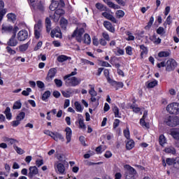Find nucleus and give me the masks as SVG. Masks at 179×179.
<instances>
[{
	"label": "nucleus",
	"mask_w": 179,
	"mask_h": 179,
	"mask_svg": "<svg viewBox=\"0 0 179 179\" xmlns=\"http://www.w3.org/2000/svg\"><path fill=\"white\" fill-rule=\"evenodd\" d=\"M176 66H177V62H176V60L170 59L166 62V71H167L168 72H171V71L174 70V68H176Z\"/></svg>",
	"instance_id": "9"
},
{
	"label": "nucleus",
	"mask_w": 179,
	"mask_h": 179,
	"mask_svg": "<svg viewBox=\"0 0 179 179\" xmlns=\"http://www.w3.org/2000/svg\"><path fill=\"white\" fill-rule=\"evenodd\" d=\"M140 49L141 51V58H143V55H146V54H148V48H146L144 45H141Z\"/></svg>",
	"instance_id": "32"
},
{
	"label": "nucleus",
	"mask_w": 179,
	"mask_h": 179,
	"mask_svg": "<svg viewBox=\"0 0 179 179\" xmlns=\"http://www.w3.org/2000/svg\"><path fill=\"white\" fill-rule=\"evenodd\" d=\"M103 73H104V76L106 78V80L108 82V83H110V82L113 80V79H111V78H110V71H108V69H105L103 71Z\"/></svg>",
	"instance_id": "36"
},
{
	"label": "nucleus",
	"mask_w": 179,
	"mask_h": 179,
	"mask_svg": "<svg viewBox=\"0 0 179 179\" xmlns=\"http://www.w3.org/2000/svg\"><path fill=\"white\" fill-rule=\"evenodd\" d=\"M50 36L52 38H54V37H56L57 38H61L62 37L61 29H59V28L52 29L51 31Z\"/></svg>",
	"instance_id": "14"
},
{
	"label": "nucleus",
	"mask_w": 179,
	"mask_h": 179,
	"mask_svg": "<svg viewBox=\"0 0 179 179\" xmlns=\"http://www.w3.org/2000/svg\"><path fill=\"white\" fill-rule=\"evenodd\" d=\"M164 152L166 153H171V155H176V148H174V147L166 148Z\"/></svg>",
	"instance_id": "37"
},
{
	"label": "nucleus",
	"mask_w": 179,
	"mask_h": 179,
	"mask_svg": "<svg viewBox=\"0 0 179 179\" xmlns=\"http://www.w3.org/2000/svg\"><path fill=\"white\" fill-rule=\"evenodd\" d=\"M16 34H13L12 37L9 39V41L7 42L8 45H10V47H16L17 45V40L15 38Z\"/></svg>",
	"instance_id": "18"
},
{
	"label": "nucleus",
	"mask_w": 179,
	"mask_h": 179,
	"mask_svg": "<svg viewBox=\"0 0 179 179\" xmlns=\"http://www.w3.org/2000/svg\"><path fill=\"white\" fill-rule=\"evenodd\" d=\"M88 86L90 87L88 91L89 94H90L91 96H97V92H96V90H94V85L90 84Z\"/></svg>",
	"instance_id": "26"
},
{
	"label": "nucleus",
	"mask_w": 179,
	"mask_h": 179,
	"mask_svg": "<svg viewBox=\"0 0 179 179\" xmlns=\"http://www.w3.org/2000/svg\"><path fill=\"white\" fill-rule=\"evenodd\" d=\"M113 111L115 114V118H121V115H120V109L117 106H114L113 108Z\"/></svg>",
	"instance_id": "34"
},
{
	"label": "nucleus",
	"mask_w": 179,
	"mask_h": 179,
	"mask_svg": "<svg viewBox=\"0 0 179 179\" xmlns=\"http://www.w3.org/2000/svg\"><path fill=\"white\" fill-rule=\"evenodd\" d=\"M55 75H57V69L52 68L49 70L48 76L50 79H52V78H55Z\"/></svg>",
	"instance_id": "27"
},
{
	"label": "nucleus",
	"mask_w": 179,
	"mask_h": 179,
	"mask_svg": "<svg viewBox=\"0 0 179 179\" xmlns=\"http://www.w3.org/2000/svg\"><path fill=\"white\" fill-rule=\"evenodd\" d=\"M125 50H126V54H127V55H132V47L131 46H127L125 48Z\"/></svg>",
	"instance_id": "59"
},
{
	"label": "nucleus",
	"mask_w": 179,
	"mask_h": 179,
	"mask_svg": "<svg viewBox=\"0 0 179 179\" xmlns=\"http://www.w3.org/2000/svg\"><path fill=\"white\" fill-rule=\"evenodd\" d=\"M78 121L79 124L78 128H80V129H83V131H86V124H85V119L83 118V116L82 115H78Z\"/></svg>",
	"instance_id": "13"
},
{
	"label": "nucleus",
	"mask_w": 179,
	"mask_h": 179,
	"mask_svg": "<svg viewBox=\"0 0 179 179\" xmlns=\"http://www.w3.org/2000/svg\"><path fill=\"white\" fill-rule=\"evenodd\" d=\"M36 164L37 167H41V166H43V164H44V161L43 159H37L36 161Z\"/></svg>",
	"instance_id": "62"
},
{
	"label": "nucleus",
	"mask_w": 179,
	"mask_h": 179,
	"mask_svg": "<svg viewBox=\"0 0 179 179\" xmlns=\"http://www.w3.org/2000/svg\"><path fill=\"white\" fill-rule=\"evenodd\" d=\"M84 43L85 44H90L92 43V39L90 38V36L87 34H85L84 35Z\"/></svg>",
	"instance_id": "44"
},
{
	"label": "nucleus",
	"mask_w": 179,
	"mask_h": 179,
	"mask_svg": "<svg viewBox=\"0 0 179 179\" xmlns=\"http://www.w3.org/2000/svg\"><path fill=\"white\" fill-rule=\"evenodd\" d=\"M74 106L76 107V111H78V113H82V111H83V108H82V105H80L78 101H76L74 103Z\"/></svg>",
	"instance_id": "42"
},
{
	"label": "nucleus",
	"mask_w": 179,
	"mask_h": 179,
	"mask_svg": "<svg viewBox=\"0 0 179 179\" xmlns=\"http://www.w3.org/2000/svg\"><path fill=\"white\" fill-rule=\"evenodd\" d=\"M13 110H20L22 108V103L20 101H17L14 103L13 106Z\"/></svg>",
	"instance_id": "40"
},
{
	"label": "nucleus",
	"mask_w": 179,
	"mask_h": 179,
	"mask_svg": "<svg viewBox=\"0 0 179 179\" xmlns=\"http://www.w3.org/2000/svg\"><path fill=\"white\" fill-rule=\"evenodd\" d=\"M76 71H78V69H74L73 71L64 77V80H65V85L68 87H75L80 85V83L82 82V80L80 78L76 77H71L75 76V75H78V72H76Z\"/></svg>",
	"instance_id": "1"
},
{
	"label": "nucleus",
	"mask_w": 179,
	"mask_h": 179,
	"mask_svg": "<svg viewBox=\"0 0 179 179\" xmlns=\"http://www.w3.org/2000/svg\"><path fill=\"white\" fill-rule=\"evenodd\" d=\"M45 27L46 31L50 33V31H51V20H50L48 17L45 19Z\"/></svg>",
	"instance_id": "30"
},
{
	"label": "nucleus",
	"mask_w": 179,
	"mask_h": 179,
	"mask_svg": "<svg viewBox=\"0 0 179 179\" xmlns=\"http://www.w3.org/2000/svg\"><path fill=\"white\" fill-rule=\"evenodd\" d=\"M64 131L66 132V143H69L72 139V129L66 127Z\"/></svg>",
	"instance_id": "19"
},
{
	"label": "nucleus",
	"mask_w": 179,
	"mask_h": 179,
	"mask_svg": "<svg viewBox=\"0 0 179 179\" xmlns=\"http://www.w3.org/2000/svg\"><path fill=\"white\" fill-rule=\"evenodd\" d=\"M102 36L103 38V40H106V41H110V35L107 32H103L102 34Z\"/></svg>",
	"instance_id": "61"
},
{
	"label": "nucleus",
	"mask_w": 179,
	"mask_h": 179,
	"mask_svg": "<svg viewBox=\"0 0 179 179\" xmlns=\"http://www.w3.org/2000/svg\"><path fill=\"white\" fill-rule=\"evenodd\" d=\"M70 58L71 57H69L66 55H62L57 57V61H58V62H65V61H68V59Z\"/></svg>",
	"instance_id": "33"
},
{
	"label": "nucleus",
	"mask_w": 179,
	"mask_h": 179,
	"mask_svg": "<svg viewBox=\"0 0 179 179\" xmlns=\"http://www.w3.org/2000/svg\"><path fill=\"white\" fill-rule=\"evenodd\" d=\"M103 26L106 30H108V31H110V33H114V31H115V28L113 27V24H111V22L109 21H105L103 22Z\"/></svg>",
	"instance_id": "20"
},
{
	"label": "nucleus",
	"mask_w": 179,
	"mask_h": 179,
	"mask_svg": "<svg viewBox=\"0 0 179 179\" xmlns=\"http://www.w3.org/2000/svg\"><path fill=\"white\" fill-rule=\"evenodd\" d=\"M158 57L159 58H164L166 57H170V52L167 51H162L158 53Z\"/></svg>",
	"instance_id": "35"
},
{
	"label": "nucleus",
	"mask_w": 179,
	"mask_h": 179,
	"mask_svg": "<svg viewBox=\"0 0 179 179\" xmlns=\"http://www.w3.org/2000/svg\"><path fill=\"white\" fill-rule=\"evenodd\" d=\"M50 96H51V92L50 91L45 92L42 96V100L43 101H45V100H47V99H48V97H50Z\"/></svg>",
	"instance_id": "51"
},
{
	"label": "nucleus",
	"mask_w": 179,
	"mask_h": 179,
	"mask_svg": "<svg viewBox=\"0 0 179 179\" xmlns=\"http://www.w3.org/2000/svg\"><path fill=\"white\" fill-rule=\"evenodd\" d=\"M124 136L127 139H129L130 135H129V129H125L123 131Z\"/></svg>",
	"instance_id": "64"
},
{
	"label": "nucleus",
	"mask_w": 179,
	"mask_h": 179,
	"mask_svg": "<svg viewBox=\"0 0 179 179\" xmlns=\"http://www.w3.org/2000/svg\"><path fill=\"white\" fill-rule=\"evenodd\" d=\"M4 114L9 121L12 120V113H10V108L7 107L4 111Z\"/></svg>",
	"instance_id": "29"
},
{
	"label": "nucleus",
	"mask_w": 179,
	"mask_h": 179,
	"mask_svg": "<svg viewBox=\"0 0 179 179\" xmlns=\"http://www.w3.org/2000/svg\"><path fill=\"white\" fill-rule=\"evenodd\" d=\"M126 34L128 36L126 38L127 41H134V40H135V36L132 34V33H131V31H127Z\"/></svg>",
	"instance_id": "43"
},
{
	"label": "nucleus",
	"mask_w": 179,
	"mask_h": 179,
	"mask_svg": "<svg viewBox=\"0 0 179 179\" xmlns=\"http://www.w3.org/2000/svg\"><path fill=\"white\" fill-rule=\"evenodd\" d=\"M55 15H57V16H61L62 15H64L65 13V11L62 8H57L55 12Z\"/></svg>",
	"instance_id": "53"
},
{
	"label": "nucleus",
	"mask_w": 179,
	"mask_h": 179,
	"mask_svg": "<svg viewBox=\"0 0 179 179\" xmlns=\"http://www.w3.org/2000/svg\"><path fill=\"white\" fill-rule=\"evenodd\" d=\"M52 139L55 141L56 142H58V141H62V142H64L65 141V138L62 136V134L58 133V132H53V134L52 136Z\"/></svg>",
	"instance_id": "21"
},
{
	"label": "nucleus",
	"mask_w": 179,
	"mask_h": 179,
	"mask_svg": "<svg viewBox=\"0 0 179 179\" xmlns=\"http://www.w3.org/2000/svg\"><path fill=\"white\" fill-rule=\"evenodd\" d=\"M124 169L127 170L124 173L126 179H135V176H136V171L135 169L128 164L124 165Z\"/></svg>",
	"instance_id": "3"
},
{
	"label": "nucleus",
	"mask_w": 179,
	"mask_h": 179,
	"mask_svg": "<svg viewBox=\"0 0 179 179\" xmlns=\"http://www.w3.org/2000/svg\"><path fill=\"white\" fill-rule=\"evenodd\" d=\"M171 135L176 141H179V129H174L171 130Z\"/></svg>",
	"instance_id": "25"
},
{
	"label": "nucleus",
	"mask_w": 179,
	"mask_h": 179,
	"mask_svg": "<svg viewBox=\"0 0 179 179\" xmlns=\"http://www.w3.org/2000/svg\"><path fill=\"white\" fill-rule=\"evenodd\" d=\"M157 34H159V36H164V34H166V31H164V28H163V27H159L157 29Z\"/></svg>",
	"instance_id": "50"
},
{
	"label": "nucleus",
	"mask_w": 179,
	"mask_h": 179,
	"mask_svg": "<svg viewBox=\"0 0 179 179\" xmlns=\"http://www.w3.org/2000/svg\"><path fill=\"white\" fill-rule=\"evenodd\" d=\"M54 167L57 173H59V174H64L65 173V166L62 163H55Z\"/></svg>",
	"instance_id": "12"
},
{
	"label": "nucleus",
	"mask_w": 179,
	"mask_h": 179,
	"mask_svg": "<svg viewBox=\"0 0 179 179\" xmlns=\"http://www.w3.org/2000/svg\"><path fill=\"white\" fill-rule=\"evenodd\" d=\"M147 87H148V89H152L153 87H155V86H157V80H154L152 81H150V82H147L145 83Z\"/></svg>",
	"instance_id": "31"
},
{
	"label": "nucleus",
	"mask_w": 179,
	"mask_h": 179,
	"mask_svg": "<svg viewBox=\"0 0 179 179\" xmlns=\"http://www.w3.org/2000/svg\"><path fill=\"white\" fill-rule=\"evenodd\" d=\"M29 37V32L26 30H21L17 34V38L20 41H24Z\"/></svg>",
	"instance_id": "11"
},
{
	"label": "nucleus",
	"mask_w": 179,
	"mask_h": 179,
	"mask_svg": "<svg viewBox=\"0 0 179 179\" xmlns=\"http://www.w3.org/2000/svg\"><path fill=\"white\" fill-rule=\"evenodd\" d=\"M140 124L141 127H144L145 128H149V123L145 122V119L140 120Z\"/></svg>",
	"instance_id": "55"
},
{
	"label": "nucleus",
	"mask_w": 179,
	"mask_h": 179,
	"mask_svg": "<svg viewBox=\"0 0 179 179\" xmlns=\"http://www.w3.org/2000/svg\"><path fill=\"white\" fill-rule=\"evenodd\" d=\"M166 111L169 114H179V103L174 102L169 104L166 107Z\"/></svg>",
	"instance_id": "5"
},
{
	"label": "nucleus",
	"mask_w": 179,
	"mask_h": 179,
	"mask_svg": "<svg viewBox=\"0 0 179 179\" xmlns=\"http://www.w3.org/2000/svg\"><path fill=\"white\" fill-rule=\"evenodd\" d=\"M31 93V88H27L26 90H23L22 92V96H29Z\"/></svg>",
	"instance_id": "56"
},
{
	"label": "nucleus",
	"mask_w": 179,
	"mask_h": 179,
	"mask_svg": "<svg viewBox=\"0 0 179 179\" xmlns=\"http://www.w3.org/2000/svg\"><path fill=\"white\" fill-rule=\"evenodd\" d=\"M85 29H86L85 23L78 24L76 29L72 35V37H76L78 41L80 43L82 41V36H83L85 33Z\"/></svg>",
	"instance_id": "2"
},
{
	"label": "nucleus",
	"mask_w": 179,
	"mask_h": 179,
	"mask_svg": "<svg viewBox=\"0 0 179 179\" xmlns=\"http://www.w3.org/2000/svg\"><path fill=\"white\" fill-rule=\"evenodd\" d=\"M3 141L6 142V143H8V145H16V143H19V141L15 138H9L8 136H3Z\"/></svg>",
	"instance_id": "15"
},
{
	"label": "nucleus",
	"mask_w": 179,
	"mask_h": 179,
	"mask_svg": "<svg viewBox=\"0 0 179 179\" xmlns=\"http://www.w3.org/2000/svg\"><path fill=\"white\" fill-rule=\"evenodd\" d=\"M109 83L112 85V86H114L116 90H118L119 89H122V87H124V83L121 82H117L112 80L111 82Z\"/></svg>",
	"instance_id": "23"
},
{
	"label": "nucleus",
	"mask_w": 179,
	"mask_h": 179,
	"mask_svg": "<svg viewBox=\"0 0 179 179\" xmlns=\"http://www.w3.org/2000/svg\"><path fill=\"white\" fill-rule=\"evenodd\" d=\"M50 10H56L58 9V1H53L50 6Z\"/></svg>",
	"instance_id": "39"
},
{
	"label": "nucleus",
	"mask_w": 179,
	"mask_h": 179,
	"mask_svg": "<svg viewBox=\"0 0 179 179\" xmlns=\"http://www.w3.org/2000/svg\"><path fill=\"white\" fill-rule=\"evenodd\" d=\"M150 41L153 42L155 45H159V44L162 43V38H157V36H156V34L150 36Z\"/></svg>",
	"instance_id": "22"
},
{
	"label": "nucleus",
	"mask_w": 179,
	"mask_h": 179,
	"mask_svg": "<svg viewBox=\"0 0 179 179\" xmlns=\"http://www.w3.org/2000/svg\"><path fill=\"white\" fill-rule=\"evenodd\" d=\"M62 94L64 96V97H71V94H72V92L70 91H62Z\"/></svg>",
	"instance_id": "57"
},
{
	"label": "nucleus",
	"mask_w": 179,
	"mask_h": 179,
	"mask_svg": "<svg viewBox=\"0 0 179 179\" xmlns=\"http://www.w3.org/2000/svg\"><path fill=\"white\" fill-rule=\"evenodd\" d=\"M24 117H26V113H24V112H20L17 115L16 120H19L20 122L22 120H24Z\"/></svg>",
	"instance_id": "48"
},
{
	"label": "nucleus",
	"mask_w": 179,
	"mask_h": 179,
	"mask_svg": "<svg viewBox=\"0 0 179 179\" xmlns=\"http://www.w3.org/2000/svg\"><path fill=\"white\" fill-rule=\"evenodd\" d=\"M43 30V22L39 20L34 26V36L35 38H40L41 36V31Z\"/></svg>",
	"instance_id": "6"
},
{
	"label": "nucleus",
	"mask_w": 179,
	"mask_h": 179,
	"mask_svg": "<svg viewBox=\"0 0 179 179\" xmlns=\"http://www.w3.org/2000/svg\"><path fill=\"white\" fill-rule=\"evenodd\" d=\"M134 146L135 142L134 141V140H130L126 143V149H127V150H131V149H134Z\"/></svg>",
	"instance_id": "28"
},
{
	"label": "nucleus",
	"mask_w": 179,
	"mask_h": 179,
	"mask_svg": "<svg viewBox=\"0 0 179 179\" xmlns=\"http://www.w3.org/2000/svg\"><path fill=\"white\" fill-rule=\"evenodd\" d=\"M38 174V169L37 166H30L29 168V173H28V177L29 178H33L35 177V176H37Z\"/></svg>",
	"instance_id": "10"
},
{
	"label": "nucleus",
	"mask_w": 179,
	"mask_h": 179,
	"mask_svg": "<svg viewBox=\"0 0 179 179\" xmlns=\"http://www.w3.org/2000/svg\"><path fill=\"white\" fill-rule=\"evenodd\" d=\"M103 1L105 3H106V5H108L109 8H111L112 9H119L120 8L118 5H116L115 3H113L111 0H103Z\"/></svg>",
	"instance_id": "24"
},
{
	"label": "nucleus",
	"mask_w": 179,
	"mask_h": 179,
	"mask_svg": "<svg viewBox=\"0 0 179 179\" xmlns=\"http://www.w3.org/2000/svg\"><path fill=\"white\" fill-rule=\"evenodd\" d=\"M95 6L96 9H99V10H103L104 8V5L101 4V3H96Z\"/></svg>",
	"instance_id": "63"
},
{
	"label": "nucleus",
	"mask_w": 179,
	"mask_h": 179,
	"mask_svg": "<svg viewBox=\"0 0 179 179\" xmlns=\"http://www.w3.org/2000/svg\"><path fill=\"white\" fill-rule=\"evenodd\" d=\"M115 15L116 17H117L118 19H121V17H124L125 13H124V11L122 10H118L116 11Z\"/></svg>",
	"instance_id": "47"
},
{
	"label": "nucleus",
	"mask_w": 179,
	"mask_h": 179,
	"mask_svg": "<svg viewBox=\"0 0 179 179\" xmlns=\"http://www.w3.org/2000/svg\"><path fill=\"white\" fill-rule=\"evenodd\" d=\"M19 30V27H12L11 25H6L3 24L1 27V31L2 33H13V34H15L17 33V31Z\"/></svg>",
	"instance_id": "7"
},
{
	"label": "nucleus",
	"mask_w": 179,
	"mask_h": 179,
	"mask_svg": "<svg viewBox=\"0 0 179 179\" xmlns=\"http://www.w3.org/2000/svg\"><path fill=\"white\" fill-rule=\"evenodd\" d=\"M153 22H155V17H153V16H152L150 18V20H149L148 24L145 27V30H149V29H150L152 27V24H153Z\"/></svg>",
	"instance_id": "38"
},
{
	"label": "nucleus",
	"mask_w": 179,
	"mask_h": 179,
	"mask_svg": "<svg viewBox=\"0 0 179 179\" xmlns=\"http://www.w3.org/2000/svg\"><path fill=\"white\" fill-rule=\"evenodd\" d=\"M13 149L15 150V152H17L18 155H23V153H24V150H23V149L21 148L17 147L16 145H13Z\"/></svg>",
	"instance_id": "45"
},
{
	"label": "nucleus",
	"mask_w": 179,
	"mask_h": 179,
	"mask_svg": "<svg viewBox=\"0 0 179 179\" xmlns=\"http://www.w3.org/2000/svg\"><path fill=\"white\" fill-rule=\"evenodd\" d=\"M6 49L7 52L10 55H15V54H16V51L12 49V48H10V46H7Z\"/></svg>",
	"instance_id": "52"
},
{
	"label": "nucleus",
	"mask_w": 179,
	"mask_h": 179,
	"mask_svg": "<svg viewBox=\"0 0 179 179\" xmlns=\"http://www.w3.org/2000/svg\"><path fill=\"white\" fill-rule=\"evenodd\" d=\"M32 8L34 10H38L41 13H44V12H45V4L41 1H36L35 4H32Z\"/></svg>",
	"instance_id": "8"
},
{
	"label": "nucleus",
	"mask_w": 179,
	"mask_h": 179,
	"mask_svg": "<svg viewBox=\"0 0 179 179\" xmlns=\"http://www.w3.org/2000/svg\"><path fill=\"white\" fill-rule=\"evenodd\" d=\"M164 122L169 127H177L179 125V117L178 116H166Z\"/></svg>",
	"instance_id": "4"
},
{
	"label": "nucleus",
	"mask_w": 179,
	"mask_h": 179,
	"mask_svg": "<svg viewBox=\"0 0 179 179\" xmlns=\"http://www.w3.org/2000/svg\"><path fill=\"white\" fill-rule=\"evenodd\" d=\"M120 120L118 119H115V122H113V129H116L117 128H118V127L120 126Z\"/></svg>",
	"instance_id": "60"
},
{
	"label": "nucleus",
	"mask_w": 179,
	"mask_h": 179,
	"mask_svg": "<svg viewBox=\"0 0 179 179\" xmlns=\"http://www.w3.org/2000/svg\"><path fill=\"white\" fill-rule=\"evenodd\" d=\"M19 48L21 52H24V51H26L27 48H29V44L25 43V44L21 45L19 46Z\"/></svg>",
	"instance_id": "49"
},
{
	"label": "nucleus",
	"mask_w": 179,
	"mask_h": 179,
	"mask_svg": "<svg viewBox=\"0 0 179 179\" xmlns=\"http://www.w3.org/2000/svg\"><path fill=\"white\" fill-rule=\"evenodd\" d=\"M5 8V3L3 1L0 0V22H2L3 19V15H6V9Z\"/></svg>",
	"instance_id": "16"
},
{
	"label": "nucleus",
	"mask_w": 179,
	"mask_h": 179,
	"mask_svg": "<svg viewBox=\"0 0 179 179\" xmlns=\"http://www.w3.org/2000/svg\"><path fill=\"white\" fill-rule=\"evenodd\" d=\"M130 108L131 110H133L134 113H138L141 112V108H139L135 105H131L130 106Z\"/></svg>",
	"instance_id": "54"
},
{
	"label": "nucleus",
	"mask_w": 179,
	"mask_h": 179,
	"mask_svg": "<svg viewBox=\"0 0 179 179\" xmlns=\"http://www.w3.org/2000/svg\"><path fill=\"white\" fill-rule=\"evenodd\" d=\"M166 137L164 136V135L159 136V145L161 146H164V144L166 143Z\"/></svg>",
	"instance_id": "41"
},
{
	"label": "nucleus",
	"mask_w": 179,
	"mask_h": 179,
	"mask_svg": "<svg viewBox=\"0 0 179 179\" xmlns=\"http://www.w3.org/2000/svg\"><path fill=\"white\" fill-rule=\"evenodd\" d=\"M54 81L57 87H62V80L56 78Z\"/></svg>",
	"instance_id": "58"
},
{
	"label": "nucleus",
	"mask_w": 179,
	"mask_h": 179,
	"mask_svg": "<svg viewBox=\"0 0 179 179\" xmlns=\"http://www.w3.org/2000/svg\"><path fill=\"white\" fill-rule=\"evenodd\" d=\"M102 16H103V17H106V19H108V20H110V22H113V23H118L117 19H115V17L113 16V15L110 14L108 12L102 13Z\"/></svg>",
	"instance_id": "17"
},
{
	"label": "nucleus",
	"mask_w": 179,
	"mask_h": 179,
	"mask_svg": "<svg viewBox=\"0 0 179 179\" xmlns=\"http://www.w3.org/2000/svg\"><path fill=\"white\" fill-rule=\"evenodd\" d=\"M8 22H15L16 20V15L13 13H8L7 15Z\"/></svg>",
	"instance_id": "46"
}]
</instances>
